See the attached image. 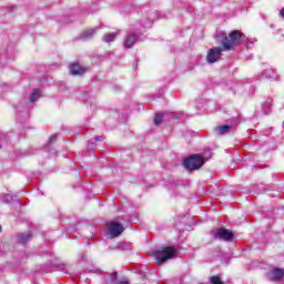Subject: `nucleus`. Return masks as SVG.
I'll return each mask as SVG.
<instances>
[{
  "instance_id": "f03ea898",
  "label": "nucleus",
  "mask_w": 284,
  "mask_h": 284,
  "mask_svg": "<svg viewBox=\"0 0 284 284\" xmlns=\"http://www.w3.org/2000/svg\"><path fill=\"white\" fill-rule=\"evenodd\" d=\"M153 256L159 261V263H165L176 256V248L174 247H162L154 251Z\"/></svg>"
},
{
  "instance_id": "aec40b11",
  "label": "nucleus",
  "mask_w": 284,
  "mask_h": 284,
  "mask_svg": "<svg viewBox=\"0 0 284 284\" xmlns=\"http://www.w3.org/2000/svg\"><path fill=\"white\" fill-rule=\"evenodd\" d=\"M57 141V135H51L49 139V143H54Z\"/></svg>"
},
{
  "instance_id": "5701e85b",
  "label": "nucleus",
  "mask_w": 284,
  "mask_h": 284,
  "mask_svg": "<svg viewBox=\"0 0 284 284\" xmlns=\"http://www.w3.org/2000/svg\"><path fill=\"white\" fill-rule=\"evenodd\" d=\"M280 17H282V19H284V8L281 9V11H280Z\"/></svg>"
},
{
  "instance_id": "423d86ee",
  "label": "nucleus",
  "mask_w": 284,
  "mask_h": 284,
  "mask_svg": "<svg viewBox=\"0 0 284 284\" xmlns=\"http://www.w3.org/2000/svg\"><path fill=\"white\" fill-rule=\"evenodd\" d=\"M225 49L214 47L209 50L207 55H206V61L207 63H216L221 59V52H223Z\"/></svg>"
},
{
  "instance_id": "7ed1b4c3",
  "label": "nucleus",
  "mask_w": 284,
  "mask_h": 284,
  "mask_svg": "<svg viewBox=\"0 0 284 284\" xmlns=\"http://www.w3.org/2000/svg\"><path fill=\"white\" fill-rule=\"evenodd\" d=\"M205 164V158L199 154H193L184 161V168L190 171L200 170Z\"/></svg>"
},
{
  "instance_id": "6ab92c4d",
  "label": "nucleus",
  "mask_w": 284,
  "mask_h": 284,
  "mask_svg": "<svg viewBox=\"0 0 284 284\" xmlns=\"http://www.w3.org/2000/svg\"><path fill=\"white\" fill-rule=\"evenodd\" d=\"M210 281L212 284H225V283H223V281H221V277H219V276H212L210 278Z\"/></svg>"
},
{
  "instance_id": "ddd939ff",
  "label": "nucleus",
  "mask_w": 284,
  "mask_h": 284,
  "mask_svg": "<svg viewBox=\"0 0 284 284\" xmlns=\"http://www.w3.org/2000/svg\"><path fill=\"white\" fill-rule=\"evenodd\" d=\"M95 32H97V29L85 30L82 32L81 39H83V41H87V39H92V37H94Z\"/></svg>"
},
{
  "instance_id": "4468645a",
  "label": "nucleus",
  "mask_w": 284,
  "mask_h": 284,
  "mask_svg": "<svg viewBox=\"0 0 284 284\" xmlns=\"http://www.w3.org/2000/svg\"><path fill=\"white\" fill-rule=\"evenodd\" d=\"M115 40H116V33H114V32L106 33L102 38V41H104V43H112Z\"/></svg>"
},
{
  "instance_id": "6e6552de",
  "label": "nucleus",
  "mask_w": 284,
  "mask_h": 284,
  "mask_svg": "<svg viewBox=\"0 0 284 284\" xmlns=\"http://www.w3.org/2000/svg\"><path fill=\"white\" fill-rule=\"evenodd\" d=\"M69 68H70V72L73 77L85 74V72H88V68L81 67V64H79V63H73Z\"/></svg>"
},
{
  "instance_id": "f257e3e1",
  "label": "nucleus",
  "mask_w": 284,
  "mask_h": 284,
  "mask_svg": "<svg viewBox=\"0 0 284 284\" xmlns=\"http://www.w3.org/2000/svg\"><path fill=\"white\" fill-rule=\"evenodd\" d=\"M222 45L223 50H233L235 45L241 43V39L243 38V33L239 30H234L231 33H222Z\"/></svg>"
},
{
  "instance_id": "f3484780",
  "label": "nucleus",
  "mask_w": 284,
  "mask_h": 284,
  "mask_svg": "<svg viewBox=\"0 0 284 284\" xmlns=\"http://www.w3.org/2000/svg\"><path fill=\"white\" fill-rule=\"evenodd\" d=\"M161 123H163V114L158 113L155 114V118H154V125H161Z\"/></svg>"
},
{
  "instance_id": "0eeeda50",
  "label": "nucleus",
  "mask_w": 284,
  "mask_h": 284,
  "mask_svg": "<svg viewBox=\"0 0 284 284\" xmlns=\"http://www.w3.org/2000/svg\"><path fill=\"white\" fill-rule=\"evenodd\" d=\"M136 41H139V34L131 32L125 36L123 45L126 50H130V48H134Z\"/></svg>"
},
{
  "instance_id": "20e7f679",
  "label": "nucleus",
  "mask_w": 284,
  "mask_h": 284,
  "mask_svg": "<svg viewBox=\"0 0 284 284\" xmlns=\"http://www.w3.org/2000/svg\"><path fill=\"white\" fill-rule=\"evenodd\" d=\"M212 234L213 239H216L217 241L231 242L234 239V233L227 229H216Z\"/></svg>"
},
{
  "instance_id": "412c9836",
  "label": "nucleus",
  "mask_w": 284,
  "mask_h": 284,
  "mask_svg": "<svg viewBox=\"0 0 284 284\" xmlns=\"http://www.w3.org/2000/svg\"><path fill=\"white\" fill-rule=\"evenodd\" d=\"M4 201H7V203H10V201H12V196L11 195H4Z\"/></svg>"
},
{
  "instance_id": "f8f14e48",
  "label": "nucleus",
  "mask_w": 284,
  "mask_h": 284,
  "mask_svg": "<svg viewBox=\"0 0 284 284\" xmlns=\"http://www.w3.org/2000/svg\"><path fill=\"white\" fill-rule=\"evenodd\" d=\"M32 239V233L26 232V233H20L18 235V242L19 243H28Z\"/></svg>"
},
{
  "instance_id": "dca6fc26",
  "label": "nucleus",
  "mask_w": 284,
  "mask_h": 284,
  "mask_svg": "<svg viewBox=\"0 0 284 284\" xmlns=\"http://www.w3.org/2000/svg\"><path fill=\"white\" fill-rule=\"evenodd\" d=\"M263 75L266 79H273L274 78V71L272 70V68H268V69L264 70Z\"/></svg>"
},
{
  "instance_id": "2eb2a0df",
  "label": "nucleus",
  "mask_w": 284,
  "mask_h": 284,
  "mask_svg": "<svg viewBox=\"0 0 284 284\" xmlns=\"http://www.w3.org/2000/svg\"><path fill=\"white\" fill-rule=\"evenodd\" d=\"M273 100L267 98L263 104L264 114H270V108H272Z\"/></svg>"
},
{
  "instance_id": "9d476101",
  "label": "nucleus",
  "mask_w": 284,
  "mask_h": 284,
  "mask_svg": "<svg viewBox=\"0 0 284 284\" xmlns=\"http://www.w3.org/2000/svg\"><path fill=\"white\" fill-rule=\"evenodd\" d=\"M109 281L111 284H130V280H128V277L119 278V273H116V272H113L110 275Z\"/></svg>"
},
{
  "instance_id": "4be33fe9",
  "label": "nucleus",
  "mask_w": 284,
  "mask_h": 284,
  "mask_svg": "<svg viewBox=\"0 0 284 284\" xmlns=\"http://www.w3.org/2000/svg\"><path fill=\"white\" fill-rule=\"evenodd\" d=\"M94 141H103V136L97 135V136L94 138Z\"/></svg>"
},
{
  "instance_id": "39448f33",
  "label": "nucleus",
  "mask_w": 284,
  "mask_h": 284,
  "mask_svg": "<svg viewBox=\"0 0 284 284\" xmlns=\"http://www.w3.org/2000/svg\"><path fill=\"white\" fill-rule=\"evenodd\" d=\"M123 225L119 222H110L108 224V235L110 239H116V236H121L123 234Z\"/></svg>"
},
{
  "instance_id": "a211bd4d",
  "label": "nucleus",
  "mask_w": 284,
  "mask_h": 284,
  "mask_svg": "<svg viewBox=\"0 0 284 284\" xmlns=\"http://www.w3.org/2000/svg\"><path fill=\"white\" fill-rule=\"evenodd\" d=\"M39 97H41V93L39 92V90H36L31 95H30V102L34 103V101H37V99H39Z\"/></svg>"
},
{
  "instance_id": "1a4fd4ad",
  "label": "nucleus",
  "mask_w": 284,
  "mask_h": 284,
  "mask_svg": "<svg viewBox=\"0 0 284 284\" xmlns=\"http://www.w3.org/2000/svg\"><path fill=\"white\" fill-rule=\"evenodd\" d=\"M284 276L283 268H273L267 273L268 281H281Z\"/></svg>"
},
{
  "instance_id": "b1692460",
  "label": "nucleus",
  "mask_w": 284,
  "mask_h": 284,
  "mask_svg": "<svg viewBox=\"0 0 284 284\" xmlns=\"http://www.w3.org/2000/svg\"><path fill=\"white\" fill-rule=\"evenodd\" d=\"M2 231V227H1V225H0V232Z\"/></svg>"
},
{
  "instance_id": "9b49d317",
  "label": "nucleus",
  "mask_w": 284,
  "mask_h": 284,
  "mask_svg": "<svg viewBox=\"0 0 284 284\" xmlns=\"http://www.w3.org/2000/svg\"><path fill=\"white\" fill-rule=\"evenodd\" d=\"M231 131L232 126L227 124L220 125L214 129V132L217 136H223V134H230Z\"/></svg>"
}]
</instances>
